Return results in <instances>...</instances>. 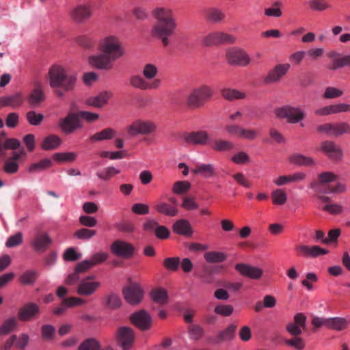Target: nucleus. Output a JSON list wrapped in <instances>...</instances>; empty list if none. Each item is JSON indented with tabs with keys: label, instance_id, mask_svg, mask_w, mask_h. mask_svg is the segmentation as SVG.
Segmentation results:
<instances>
[{
	"label": "nucleus",
	"instance_id": "nucleus-1",
	"mask_svg": "<svg viewBox=\"0 0 350 350\" xmlns=\"http://www.w3.org/2000/svg\"><path fill=\"white\" fill-rule=\"evenodd\" d=\"M155 22L152 27L153 37L160 40L164 47L170 44L172 37L177 28L176 16L172 9L167 7H157L152 12Z\"/></svg>",
	"mask_w": 350,
	"mask_h": 350
},
{
	"label": "nucleus",
	"instance_id": "nucleus-2",
	"mask_svg": "<svg viewBox=\"0 0 350 350\" xmlns=\"http://www.w3.org/2000/svg\"><path fill=\"white\" fill-rule=\"evenodd\" d=\"M47 79L51 88H60L67 92L74 89L77 81L75 75L68 74L66 70L59 65H53L51 67Z\"/></svg>",
	"mask_w": 350,
	"mask_h": 350
},
{
	"label": "nucleus",
	"instance_id": "nucleus-3",
	"mask_svg": "<svg viewBox=\"0 0 350 350\" xmlns=\"http://www.w3.org/2000/svg\"><path fill=\"white\" fill-rule=\"evenodd\" d=\"M98 49L113 61L120 59L125 53L122 42L115 36H108L100 40Z\"/></svg>",
	"mask_w": 350,
	"mask_h": 350
},
{
	"label": "nucleus",
	"instance_id": "nucleus-4",
	"mask_svg": "<svg viewBox=\"0 0 350 350\" xmlns=\"http://www.w3.org/2000/svg\"><path fill=\"white\" fill-rule=\"evenodd\" d=\"M213 90L207 85H200L193 88L186 98V105L189 109L200 108L213 96Z\"/></svg>",
	"mask_w": 350,
	"mask_h": 350
},
{
	"label": "nucleus",
	"instance_id": "nucleus-5",
	"mask_svg": "<svg viewBox=\"0 0 350 350\" xmlns=\"http://www.w3.org/2000/svg\"><path fill=\"white\" fill-rule=\"evenodd\" d=\"M275 115L279 118H286L290 124L298 123L305 117V114L301 109L290 105L278 108L275 111Z\"/></svg>",
	"mask_w": 350,
	"mask_h": 350
},
{
	"label": "nucleus",
	"instance_id": "nucleus-6",
	"mask_svg": "<svg viewBox=\"0 0 350 350\" xmlns=\"http://www.w3.org/2000/svg\"><path fill=\"white\" fill-rule=\"evenodd\" d=\"M157 125L148 120H137L134 121L127 129V132L131 135H152L156 131Z\"/></svg>",
	"mask_w": 350,
	"mask_h": 350
},
{
	"label": "nucleus",
	"instance_id": "nucleus-7",
	"mask_svg": "<svg viewBox=\"0 0 350 350\" xmlns=\"http://www.w3.org/2000/svg\"><path fill=\"white\" fill-rule=\"evenodd\" d=\"M129 84L134 88L144 91L159 89L161 86L162 81L161 80L148 81L143 75L137 74L130 77Z\"/></svg>",
	"mask_w": 350,
	"mask_h": 350
},
{
	"label": "nucleus",
	"instance_id": "nucleus-8",
	"mask_svg": "<svg viewBox=\"0 0 350 350\" xmlns=\"http://www.w3.org/2000/svg\"><path fill=\"white\" fill-rule=\"evenodd\" d=\"M317 129L319 133L326 134L327 136H338L345 133H350V126L345 122L326 123L318 126Z\"/></svg>",
	"mask_w": 350,
	"mask_h": 350
},
{
	"label": "nucleus",
	"instance_id": "nucleus-9",
	"mask_svg": "<svg viewBox=\"0 0 350 350\" xmlns=\"http://www.w3.org/2000/svg\"><path fill=\"white\" fill-rule=\"evenodd\" d=\"M59 126L66 134L73 133L75 130L82 127L78 113H69L65 118L59 120Z\"/></svg>",
	"mask_w": 350,
	"mask_h": 350
},
{
	"label": "nucleus",
	"instance_id": "nucleus-10",
	"mask_svg": "<svg viewBox=\"0 0 350 350\" xmlns=\"http://www.w3.org/2000/svg\"><path fill=\"white\" fill-rule=\"evenodd\" d=\"M228 62L231 65L245 66L250 62L248 54L240 49H230L226 53Z\"/></svg>",
	"mask_w": 350,
	"mask_h": 350
},
{
	"label": "nucleus",
	"instance_id": "nucleus-11",
	"mask_svg": "<svg viewBox=\"0 0 350 350\" xmlns=\"http://www.w3.org/2000/svg\"><path fill=\"white\" fill-rule=\"evenodd\" d=\"M290 69L289 64H279L271 69L264 78L265 84L279 83Z\"/></svg>",
	"mask_w": 350,
	"mask_h": 350
},
{
	"label": "nucleus",
	"instance_id": "nucleus-12",
	"mask_svg": "<svg viewBox=\"0 0 350 350\" xmlns=\"http://www.w3.org/2000/svg\"><path fill=\"white\" fill-rule=\"evenodd\" d=\"M123 294L125 300L131 305H136L142 300L144 292L137 283H131L124 288Z\"/></svg>",
	"mask_w": 350,
	"mask_h": 350
},
{
	"label": "nucleus",
	"instance_id": "nucleus-13",
	"mask_svg": "<svg viewBox=\"0 0 350 350\" xmlns=\"http://www.w3.org/2000/svg\"><path fill=\"white\" fill-rule=\"evenodd\" d=\"M110 248L114 255L126 259L132 257L135 252L132 244L121 240L115 241Z\"/></svg>",
	"mask_w": 350,
	"mask_h": 350
},
{
	"label": "nucleus",
	"instance_id": "nucleus-14",
	"mask_svg": "<svg viewBox=\"0 0 350 350\" xmlns=\"http://www.w3.org/2000/svg\"><path fill=\"white\" fill-rule=\"evenodd\" d=\"M185 141L193 145H210L211 138L207 131L200 130L197 131H192L186 133L183 135Z\"/></svg>",
	"mask_w": 350,
	"mask_h": 350
},
{
	"label": "nucleus",
	"instance_id": "nucleus-15",
	"mask_svg": "<svg viewBox=\"0 0 350 350\" xmlns=\"http://www.w3.org/2000/svg\"><path fill=\"white\" fill-rule=\"evenodd\" d=\"M234 268L241 275L252 280H260L263 275L262 269L246 263H237Z\"/></svg>",
	"mask_w": 350,
	"mask_h": 350
},
{
	"label": "nucleus",
	"instance_id": "nucleus-16",
	"mask_svg": "<svg viewBox=\"0 0 350 350\" xmlns=\"http://www.w3.org/2000/svg\"><path fill=\"white\" fill-rule=\"evenodd\" d=\"M135 339L133 330L129 327H122L118 329L117 333V340L118 344L124 350L129 349Z\"/></svg>",
	"mask_w": 350,
	"mask_h": 350
},
{
	"label": "nucleus",
	"instance_id": "nucleus-17",
	"mask_svg": "<svg viewBox=\"0 0 350 350\" xmlns=\"http://www.w3.org/2000/svg\"><path fill=\"white\" fill-rule=\"evenodd\" d=\"M321 150L332 160L338 161L343 156L342 150L332 141H325L321 144Z\"/></svg>",
	"mask_w": 350,
	"mask_h": 350
},
{
	"label": "nucleus",
	"instance_id": "nucleus-18",
	"mask_svg": "<svg viewBox=\"0 0 350 350\" xmlns=\"http://www.w3.org/2000/svg\"><path fill=\"white\" fill-rule=\"evenodd\" d=\"M132 323L141 330L149 329L152 325V318L145 310H142L132 314Z\"/></svg>",
	"mask_w": 350,
	"mask_h": 350
},
{
	"label": "nucleus",
	"instance_id": "nucleus-19",
	"mask_svg": "<svg viewBox=\"0 0 350 350\" xmlns=\"http://www.w3.org/2000/svg\"><path fill=\"white\" fill-rule=\"evenodd\" d=\"M39 312V306L36 304L29 302L18 310V319L22 321H29L33 319Z\"/></svg>",
	"mask_w": 350,
	"mask_h": 350
},
{
	"label": "nucleus",
	"instance_id": "nucleus-20",
	"mask_svg": "<svg viewBox=\"0 0 350 350\" xmlns=\"http://www.w3.org/2000/svg\"><path fill=\"white\" fill-rule=\"evenodd\" d=\"M52 243L51 239L46 233L37 234L31 241L32 249L38 252H44Z\"/></svg>",
	"mask_w": 350,
	"mask_h": 350
},
{
	"label": "nucleus",
	"instance_id": "nucleus-21",
	"mask_svg": "<svg viewBox=\"0 0 350 350\" xmlns=\"http://www.w3.org/2000/svg\"><path fill=\"white\" fill-rule=\"evenodd\" d=\"M112 62L113 61L104 53L89 57V63L100 70H110L112 68Z\"/></svg>",
	"mask_w": 350,
	"mask_h": 350
},
{
	"label": "nucleus",
	"instance_id": "nucleus-22",
	"mask_svg": "<svg viewBox=\"0 0 350 350\" xmlns=\"http://www.w3.org/2000/svg\"><path fill=\"white\" fill-rule=\"evenodd\" d=\"M100 282L98 281L82 280L78 285L77 293L81 296H90L100 288Z\"/></svg>",
	"mask_w": 350,
	"mask_h": 350
},
{
	"label": "nucleus",
	"instance_id": "nucleus-23",
	"mask_svg": "<svg viewBox=\"0 0 350 350\" xmlns=\"http://www.w3.org/2000/svg\"><path fill=\"white\" fill-rule=\"evenodd\" d=\"M237 328V326L235 324H230L226 329L219 332L214 338L210 339L209 341L213 344L231 341L235 337Z\"/></svg>",
	"mask_w": 350,
	"mask_h": 350
},
{
	"label": "nucleus",
	"instance_id": "nucleus-24",
	"mask_svg": "<svg viewBox=\"0 0 350 350\" xmlns=\"http://www.w3.org/2000/svg\"><path fill=\"white\" fill-rule=\"evenodd\" d=\"M337 179V176L332 172H325L320 174L318 176V182L312 183L311 187L317 193H322L321 189L325 185H330L329 183Z\"/></svg>",
	"mask_w": 350,
	"mask_h": 350
},
{
	"label": "nucleus",
	"instance_id": "nucleus-25",
	"mask_svg": "<svg viewBox=\"0 0 350 350\" xmlns=\"http://www.w3.org/2000/svg\"><path fill=\"white\" fill-rule=\"evenodd\" d=\"M92 15L89 6L85 5H79L75 7L70 13V17L77 23H83Z\"/></svg>",
	"mask_w": 350,
	"mask_h": 350
},
{
	"label": "nucleus",
	"instance_id": "nucleus-26",
	"mask_svg": "<svg viewBox=\"0 0 350 350\" xmlns=\"http://www.w3.org/2000/svg\"><path fill=\"white\" fill-rule=\"evenodd\" d=\"M21 147V142L15 138H8L4 132L0 134V157L5 155L6 150H16Z\"/></svg>",
	"mask_w": 350,
	"mask_h": 350
},
{
	"label": "nucleus",
	"instance_id": "nucleus-27",
	"mask_svg": "<svg viewBox=\"0 0 350 350\" xmlns=\"http://www.w3.org/2000/svg\"><path fill=\"white\" fill-rule=\"evenodd\" d=\"M44 99L45 95L40 84L35 85L27 97L28 103L33 108L38 107Z\"/></svg>",
	"mask_w": 350,
	"mask_h": 350
},
{
	"label": "nucleus",
	"instance_id": "nucleus-28",
	"mask_svg": "<svg viewBox=\"0 0 350 350\" xmlns=\"http://www.w3.org/2000/svg\"><path fill=\"white\" fill-rule=\"evenodd\" d=\"M23 96L21 92L3 96L0 98V108L4 107H18L23 103Z\"/></svg>",
	"mask_w": 350,
	"mask_h": 350
},
{
	"label": "nucleus",
	"instance_id": "nucleus-29",
	"mask_svg": "<svg viewBox=\"0 0 350 350\" xmlns=\"http://www.w3.org/2000/svg\"><path fill=\"white\" fill-rule=\"evenodd\" d=\"M62 143V139L58 135L51 134L43 139L40 147L44 150H52L57 149Z\"/></svg>",
	"mask_w": 350,
	"mask_h": 350
},
{
	"label": "nucleus",
	"instance_id": "nucleus-30",
	"mask_svg": "<svg viewBox=\"0 0 350 350\" xmlns=\"http://www.w3.org/2000/svg\"><path fill=\"white\" fill-rule=\"evenodd\" d=\"M209 146L213 150L217 152H228L234 148L233 142L222 139H214L211 142Z\"/></svg>",
	"mask_w": 350,
	"mask_h": 350
},
{
	"label": "nucleus",
	"instance_id": "nucleus-31",
	"mask_svg": "<svg viewBox=\"0 0 350 350\" xmlns=\"http://www.w3.org/2000/svg\"><path fill=\"white\" fill-rule=\"evenodd\" d=\"M306 178V174L304 172H297L288 176H280L273 180V183L278 186H282L288 183H295L303 180Z\"/></svg>",
	"mask_w": 350,
	"mask_h": 350
},
{
	"label": "nucleus",
	"instance_id": "nucleus-32",
	"mask_svg": "<svg viewBox=\"0 0 350 350\" xmlns=\"http://www.w3.org/2000/svg\"><path fill=\"white\" fill-rule=\"evenodd\" d=\"M225 14L219 8L212 7L205 12V18L212 23H219L225 18Z\"/></svg>",
	"mask_w": 350,
	"mask_h": 350
},
{
	"label": "nucleus",
	"instance_id": "nucleus-33",
	"mask_svg": "<svg viewBox=\"0 0 350 350\" xmlns=\"http://www.w3.org/2000/svg\"><path fill=\"white\" fill-rule=\"evenodd\" d=\"M111 96V92L105 91L100 92L97 96L88 98L87 103L89 105L96 107H102L107 103Z\"/></svg>",
	"mask_w": 350,
	"mask_h": 350
},
{
	"label": "nucleus",
	"instance_id": "nucleus-34",
	"mask_svg": "<svg viewBox=\"0 0 350 350\" xmlns=\"http://www.w3.org/2000/svg\"><path fill=\"white\" fill-rule=\"evenodd\" d=\"M120 173V170L113 166H108L98 170L96 174L99 179L103 181H109Z\"/></svg>",
	"mask_w": 350,
	"mask_h": 350
},
{
	"label": "nucleus",
	"instance_id": "nucleus-35",
	"mask_svg": "<svg viewBox=\"0 0 350 350\" xmlns=\"http://www.w3.org/2000/svg\"><path fill=\"white\" fill-rule=\"evenodd\" d=\"M174 232L185 236H191L192 230L189 222L185 219L178 220L173 226Z\"/></svg>",
	"mask_w": 350,
	"mask_h": 350
},
{
	"label": "nucleus",
	"instance_id": "nucleus-36",
	"mask_svg": "<svg viewBox=\"0 0 350 350\" xmlns=\"http://www.w3.org/2000/svg\"><path fill=\"white\" fill-rule=\"evenodd\" d=\"M53 165V161L50 159H44L38 162L31 163L28 167V172L31 174L43 172Z\"/></svg>",
	"mask_w": 350,
	"mask_h": 350
},
{
	"label": "nucleus",
	"instance_id": "nucleus-37",
	"mask_svg": "<svg viewBox=\"0 0 350 350\" xmlns=\"http://www.w3.org/2000/svg\"><path fill=\"white\" fill-rule=\"evenodd\" d=\"M142 73L148 81L161 80V79L156 78L159 73V69L154 64L148 63L144 64L142 70Z\"/></svg>",
	"mask_w": 350,
	"mask_h": 350
},
{
	"label": "nucleus",
	"instance_id": "nucleus-38",
	"mask_svg": "<svg viewBox=\"0 0 350 350\" xmlns=\"http://www.w3.org/2000/svg\"><path fill=\"white\" fill-rule=\"evenodd\" d=\"M18 324V320L15 317L6 319L0 327V335L6 336L14 332L17 328Z\"/></svg>",
	"mask_w": 350,
	"mask_h": 350
},
{
	"label": "nucleus",
	"instance_id": "nucleus-39",
	"mask_svg": "<svg viewBox=\"0 0 350 350\" xmlns=\"http://www.w3.org/2000/svg\"><path fill=\"white\" fill-rule=\"evenodd\" d=\"M347 321L341 317L327 318L325 322V327L337 331H340L347 327Z\"/></svg>",
	"mask_w": 350,
	"mask_h": 350
},
{
	"label": "nucleus",
	"instance_id": "nucleus-40",
	"mask_svg": "<svg viewBox=\"0 0 350 350\" xmlns=\"http://www.w3.org/2000/svg\"><path fill=\"white\" fill-rule=\"evenodd\" d=\"M289 161L299 166H311L314 164V161L311 157L301 154H293L289 157Z\"/></svg>",
	"mask_w": 350,
	"mask_h": 350
},
{
	"label": "nucleus",
	"instance_id": "nucleus-41",
	"mask_svg": "<svg viewBox=\"0 0 350 350\" xmlns=\"http://www.w3.org/2000/svg\"><path fill=\"white\" fill-rule=\"evenodd\" d=\"M150 296L154 302L161 305L165 304L168 300L167 293L163 288H153L151 291Z\"/></svg>",
	"mask_w": 350,
	"mask_h": 350
},
{
	"label": "nucleus",
	"instance_id": "nucleus-42",
	"mask_svg": "<svg viewBox=\"0 0 350 350\" xmlns=\"http://www.w3.org/2000/svg\"><path fill=\"white\" fill-rule=\"evenodd\" d=\"M196 174H201L204 178H210L215 174V168L212 164H200L192 170Z\"/></svg>",
	"mask_w": 350,
	"mask_h": 350
},
{
	"label": "nucleus",
	"instance_id": "nucleus-43",
	"mask_svg": "<svg viewBox=\"0 0 350 350\" xmlns=\"http://www.w3.org/2000/svg\"><path fill=\"white\" fill-rule=\"evenodd\" d=\"M204 258L209 263H219L227 259V255L221 252L211 251L206 252Z\"/></svg>",
	"mask_w": 350,
	"mask_h": 350
},
{
	"label": "nucleus",
	"instance_id": "nucleus-44",
	"mask_svg": "<svg viewBox=\"0 0 350 350\" xmlns=\"http://www.w3.org/2000/svg\"><path fill=\"white\" fill-rule=\"evenodd\" d=\"M154 208L159 213L167 216L174 217L178 213V209L175 206H171L165 202H161L155 205Z\"/></svg>",
	"mask_w": 350,
	"mask_h": 350
},
{
	"label": "nucleus",
	"instance_id": "nucleus-45",
	"mask_svg": "<svg viewBox=\"0 0 350 350\" xmlns=\"http://www.w3.org/2000/svg\"><path fill=\"white\" fill-rule=\"evenodd\" d=\"M115 131L111 128H107L100 132H97L90 137L92 142L102 141L113 138Z\"/></svg>",
	"mask_w": 350,
	"mask_h": 350
},
{
	"label": "nucleus",
	"instance_id": "nucleus-46",
	"mask_svg": "<svg viewBox=\"0 0 350 350\" xmlns=\"http://www.w3.org/2000/svg\"><path fill=\"white\" fill-rule=\"evenodd\" d=\"M222 96L228 100L242 99L245 97V94L234 89L226 88L221 91Z\"/></svg>",
	"mask_w": 350,
	"mask_h": 350
},
{
	"label": "nucleus",
	"instance_id": "nucleus-47",
	"mask_svg": "<svg viewBox=\"0 0 350 350\" xmlns=\"http://www.w3.org/2000/svg\"><path fill=\"white\" fill-rule=\"evenodd\" d=\"M38 277V272L34 270H27L19 277V282L24 285L33 284Z\"/></svg>",
	"mask_w": 350,
	"mask_h": 350
},
{
	"label": "nucleus",
	"instance_id": "nucleus-48",
	"mask_svg": "<svg viewBox=\"0 0 350 350\" xmlns=\"http://www.w3.org/2000/svg\"><path fill=\"white\" fill-rule=\"evenodd\" d=\"M272 202L275 205H283L287 200L285 191L281 189H276L271 192Z\"/></svg>",
	"mask_w": 350,
	"mask_h": 350
},
{
	"label": "nucleus",
	"instance_id": "nucleus-49",
	"mask_svg": "<svg viewBox=\"0 0 350 350\" xmlns=\"http://www.w3.org/2000/svg\"><path fill=\"white\" fill-rule=\"evenodd\" d=\"M105 305L107 308L116 309L121 306L120 298L114 293H111L105 297Z\"/></svg>",
	"mask_w": 350,
	"mask_h": 350
},
{
	"label": "nucleus",
	"instance_id": "nucleus-50",
	"mask_svg": "<svg viewBox=\"0 0 350 350\" xmlns=\"http://www.w3.org/2000/svg\"><path fill=\"white\" fill-rule=\"evenodd\" d=\"M78 350H100V345L96 340L88 338L79 346Z\"/></svg>",
	"mask_w": 350,
	"mask_h": 350
},
{
	"label": "nucleus",
	"instance_id": "nucleus-51",
	"mask_svg": "<svg viewBox=\"0 0 350 350\" xmlns=\"http://www.w3.org/2000/svg\"><path fill=\"white\" fill-rule=\"evenodd\" d=\"M346 66H350V55H344L335 58L332 64L329 66V69L337 70Z\"/></svg>",
	"mask_w": 350,
	"mask_h": 350
},
{
	"label": "nucleus",
	"instance_id": "nucleus-52",
	"mask_svg": "<svg viewBox=\"0 0 350 350\" xmlns=\"http://www.w3.org/2000/svg\"><path fill=\"white\" fill-rule=\"evenodd\" d=\"M26 118L27 122L33 126H38L40 125L43 120L44 116L41 113H37L34 111H30L27 113Z\"/></svg>",
	"mask_w": 350,
	"mask_h": 350
},
{
	"label": "nucleus",
	"instance_id": "nucleus-53",
	"mask_svg": "<svg viewBox=\"0 0 350 350\" xmlns=\"http://www.w3.org/2000/svg\"><path fill=\"white\" fill-rule=\"evenodd\" d=\"M188 332L191 339L198 340L202 337L204 329L198 325H191L189 327Z\"/></svg>",
	"mask_w": 350,
	"mask_h": 350
},
{
	"label": "nucleus",
	"instance_id": "nucleus-54",
	"mask_svg": "<svg viewBox=\"0 0 350 350\" xmlns=\"http://www.w3.org/2000/svg\"><path fill=\"white\" fill-rule=\"evenodd\" d=\"M346 187L345 186L340 183H338L335 186L332 185H325L323 187L322 191V193L329 194L332 193H343L345 191Z\"/></svg>",
	"mask_w": 350,
	"mask_h": 350
},
{
	"label": "nucleus",
	"instance_id": "nucleus-55",
	"mask_svg": "<svg viewBox=\"0 0 350 350\" xmlns=\"http://www.w3.org/2000/svg\"><path fill=\"white\" fill-rule=\"evenodd\" d=\"M343 94V91L335 87H327L325 88L323 95L324 98L331 99L340 97Z\"/></svg>",
	"mask_w": 350,
	"mask_h": 350
},
{
	"label": "nucleus",
	"instance_id": "nucleus-56",
	"mask_svg": "<svg viewBox=\"0 0 350 350\" xmlns=\"http://www.w3.org/2000/svg\"><path fill=\"white\" fill-rule=\"evenodd\" d=\"M96 234V231L95 230H90L88 228H81L77 230L75 234L74 237L79 239H90L92 237H94Z\"/></svg>",
	"mask_w": 350,
	"mask_h": 350
},
{
	"label": "nucleus",
	"instance_id": "nucleus-57",
	"mask_svg": "<svg viewBox=\"0 0 350 350\" xmlns=\"http://www.w3.org/2000/svg\"><path fill=\"white\" fill-rule=\"evenodd\" d=\"M180 265V258L178 257L166 258L163 260V266L168 270L176 271Z\"/></svg>",
	"mask_w": 350,
	"mask_h": 350
},
{
	"label": "nucleus",
	"instance_id": "nucleus-58",
	"mask_svg": "<svg viewBox=\"0 0 350 350\" xmlns=\"http://www.w3.org/2000/svg\"><path fill=\"white\" fill-rule=\"evenodd\" d=\"M23 237L21 232L16 233L15 234L10 236L6 243L5 246L7 247H14L21 245L23 242Z\"/></svg>",
	"mask_w": 350,
	"mask_h": 350
},
{
	"label": "nucleus",
	"instance_id": "nucleus-59",
	"mask_svg": "<svg viewBox=\"0 0 350 350\" xmlns=\"http://www.w3.org/2000/svg\"><path fill=\"white\" fill-rule=\"evenodd\" d=\"M286 345L293 347L297 350L303 349L305 347V342L301 337L294 336L291 339H286L284 340Z\"/></svg>",
	"mask_w": 350,
	"mask_h": 350
},
{
	"label": "nucleus",
	"instance_id": "nucleus-60",
	"mask_svg": "<svg viewBox=\"0 0 350 350\" xmlns=\"http://www.w3.org/2000/svg\"><path fill=\"white\" fill-rule=\"evenodd\" d=\"M219 31L211 33L203 38V44L206 46L219 44Z\"/></svg>",
	"mask_w": 350,
	"mask_h": 350
},
{
	"label": "nucleus",
	"instance_id": "nucleus-61",
	"mask_svg": "<svg viewBox=\"0 0 350 350\" xmlns=\"http://www.w3.org/2000/svg\"><path fill=\"white\" fill-rule=\"evenodd\" d=\"M19 165L15 161L8 159L3 165V171L6 174H16L18 171Z\"/></svg>",
	"mask_w": 350,
	"mask_h": 350
},
{
	"label": "nucleus",
	"instance_id": "nucleus-62",
	"mask_svg": "<svg viewBox=\"0 0 350 350\" xmlns=\"http://www.w3.org/2000/svg\"><path fill=\"white\" fill-rule=\"evenodd\" d=\"M308 5L312 10L319 12L323 11L329 8V4L321 0H310L308 2Z\"/></svg>",
	"mask_w": 350,
	"mask_h": 350
},
{
	"label": "nucleus",
	"instance_id": "nucleus-63",
	"mask_svg": "<svg viewBox=\"0 0 350 350\" xmlns=\"http://www.w3.org/2000/svg\"><path fill=\"white\" fill-rule=\"evenodd\" d=\"M190 187V183L187 181H177L174 184L172 191L174 193L181 194L188 191Z\"/></svg>",
	"mask_w": 350,
	"mask_h": 350
},
{
	"label": "nucleus",
	"instance_id": "nucleus-64",
	"mask_svg": "<svg viewBox=\"0 0 350 350\" xmlns=\"http://www.w3.org/2000/svg\"><path fill=\"white\" fill-rule=\"evenodd\" d=\"M55 328L51 325H44L41 328L42 336L46 340H51L55 335Z\"/></svg>",
	"mask_w": 350,
	"mask_h": 350
}]
</instances>
